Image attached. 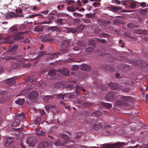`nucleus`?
<instances>
[{"instance_id": "nucleus-1", "label": "nucleus", "mask_w": 148, "mask_h": 148, "mask_svg": "<svg viewBox=\"0 0 148 148\" xmlns=\"http://www.w3.org/2000/svg\"><path fill=\"white\" fill-rule=\"evenodd\" d=\"M23 36H17L13 37H8L6 38H4L3 36L0 37V39L2 40V42L4 43H7L11 44L14 42V40H18L23 38Z\"/></svg>"}, {"instance_id": "nucleus-2", "label": "nucleus", "mask_w": 148, "mask_h": 148, "mask_svg": "<svg viewBox=\"0 0 148 148\" xmlns=\"http://www.w3.org/2000/svg\"><path fill=\"white\" fill-rule=\"evenodd\" d=\"M63 142L61 143V141L59 140H56L54 142V144L57 147L61 146H66L65 144L68 143L69 141L68 136L65 134H62L61 135Z\"/></svg>"}, {"instance_id": "nucleus-3", "label": "nucleus", "mask_w": 148, "mask_h": 148, "mask_svg": "<svg viewBox=\"0 0 148 148\" xmlns=\"http://www.w3.org/2000/svg\"><path fill=\"white\" fill-rule=\"evenodd\" d=\"M125 144L124 143H119L113 145L108 144H103L101 145L102 148H120Z\"/></svg>"}, {"instance_id": "nucleus-4", "label": "nucleus", "mask_w": 148, "mask_h": 148, "mask_svg": "<svg viewBox=\"0 0 148 148\" xmlns=\"http://www.w3.org/2000/svg\"><path fill=\"white\" fill-rule=\"evenodd\" d=\"M132 63L135 66H139L141 68H146L148 69V63L144 61L138 60L132 61Z\"/></svg>"}, {"instance_id": "nucleus-5", "label": "nucleus", "mask_w": 148, "mask_h": 148, "mask_svg": "<svg viewBox=\"0 0 148 148\" xmlns=\"http://www.w3.org/2000/svg\"><path fill=\"white\" fill-rule=\"evenodd\" d=\"M119 93L114 92H108L106 95L105 99L106 100L110 101L115 97L119 96Z\"/></svg>"}, {"instance_id": "nucleus-6", "label": "nucleus", "mask_w": 148, "mask_h": 148, "mask_svg": "<svg viewBox=\"0 0 148 148\" xmlns=\"http://www.w3.org/2000/svg\"><path fill=\"white\" fill-rule=\"evenodd\" d=\"M38 95L39 94L37 91L32 90L29 93L27 97L31 100H34L37 98Z\"/></svg>"}, {"instance_id": "nucleus-7", "label": "nucleus", "mask_w": 148, "mask_h": 148, "mask_svg": "<svg viewBox=\"0 0 148 148\" xmlns=\"http://www.w3.org/2000/svg\"><path fill=\"white\" fill-rule=\"evenodd\" d=\"M16 77L14 76L12 78L6 79L4 80L3 82L4 84H6L8 86H11L14 84L15 83V80Z\"/></svg>"}, {"instance_id": "nucleus-8", "label": "nucleus", "mask_w": 148, "mask_h": 148, "mask_svg": "<svg viewBox=\"0 0 148 148\" xmlns=\"http://www.w3.org/2000/svg\"><path fill=\"white\" fill-rule=\"evenodd\" d=\"M121 99L122 102H123L125 103L126 104V106L128 105L127 101L131 102L133 99V97L130 96H126L122 95L121 97Z\"/></svg>"}, {"instance_id": "nucleus-9", "label": "nucleus", "mask_w": 148, "mask_h": 148, "mask_svg": "<svg viewBox=\"0 0 148 148\" xmlns=\"http://www.w3.org/2000/svg\"><path fill=\"white\" fill-rule=\"evenodd\" d=\"M108 85L109 87L114 90L119 89L120 88V85L119 84L113 82L108 83Z\"/></svg>"}, {"instance_id": "nucleus-10", "label": "nucleus", "mask_w": 148, "mask_h": 148, "mask_svg": "<svg viewBox=\"0 0 148 148\" xmlns=\"http://www.w3.org/2000/svg\"><path fill=\"white\" fill-rule=\"evenodd\" d=\"M147 30L145 29H137L134 30L133 33L134 34L138 35H146L147 34Z\"/></svg>"}, {"instance_id": "nucleus-11", "label": "nucleus", "mask_w": 148, "mask_h": 148, "mask_svg": "<svg viewBox=\"0 0 148 148\" xmlns=\"http://www.w3.org/2000/svg\"><path fill=\"white\" fill-rule=\"evenodd\" d=\"M69 45V41L68 40H64L62 43L61 44L62 47L61 51L62 52H65L67 51L66 49H64V47L66 48Z\"/></svg>"}, {"instance_id": "nucleus-12", "label": "nucleus", "mask_w": 148, "mask_h": 148, "mask_svg": "<svg viewBox=\"0 0 148 148\" xmlns=\"http://www.w3.org/2000/svg\"><path fill=\"white\" fill-rule=\"evenodd\" d=\"M27 143L29 144L30 146L34 147L36 143V140L33 138H28L26 140Z\"/></svg>"}, {"instance_id": "nucleus-13", "label": "nucleus", "mask_w": 148, "mask_h": 148, "mask_svg": "<svg viewBox=\"0 0 148 148\" xmlns=\"http://www.w3.org/2000/svg\"><path fill=\"white\" fill-rule=\"evenodd\" d=\"M57 71L61 73L62 75L66 76H68L69 75V72L66 68L58 69Z\"/></svg>"}, {"instance_id": "nucleus-14", "label": "nucleus", "mask_w": 148, "mask_h": 148, "mask_svg": "<svg viewBox=\"0 0 148 148\" xmlns=\"http://www.w3.org/2000/svg\"><path fill=\"white\" fill-rule=\"evenodd\" d=\"M49 145L48 143L45 141H43L39 143L38 148H45Z\"/></svg>"}, {"instance_id": "nucleus-15", "label": "nucleus", "mask_w": 148, "mask_h": 148, "mask_svg": "<svg viewBox=\"0 0 148 148\" xmlns=\"http://www.w3.org/2000/svg\"><path fill=\"white\" fill-rule=\"evenodd\" d=\"M80 68L81 70L85 71H89L91 70L90 66L86 64L82 65Z\"/></svg>"}, {"instance_id": "nucleus-16", "label": "nucleus", "mask_w": 148, "mask_h": 148, "mask_svg": "<svg viewBox=\"0 0 148 148\" xmlns=\"http://www.w3.org/2000/svg\"><path fill=\"white\" fill-rule=\"evenodd\" d=\"M14 141V139L12 137H9L6 139L5 145L6 147H8L12 144Z\"/></svg>"}, {"instance_id": "nucleus-17", "label": "nucleus", "mask_w": 148, "mask_h": 148, "mask_svg": "<svg viewBox=\"0 0 148 148\" xmlns=\"http://www.w3.org/2000/svg\"><path fill=\"white\" fill-rule=\"evenodd\" d=\"M16 16H17L14 12H11L5 14V18L7 19L14 17H16Z\"/></svg>"}, {"instance_id": "nucleus-18", "label": "nucleus", "mask_w": 148, "mask_h": 148, "mask_svg": "<svg viewBox=\"0 0 148 148\" xmlns=\"http://www.w3.org/2000/svg\"><path fill=\"white\" fill-rule=\"evenodd\" d=\"M102 114L101 112L99 111H97L92 112L91 114V116L93 117H99Z\"/></svg>"}, {"instance_id": "nucleus-19", "label": "nucleus", "mask_w": 148, "mask_h": 148, "mask_svg": "<svg viewBox=\"0 0 148 148\" xmlns=\"http://www.w3.org/2000/svg\"><path fill=\"white\" fill-rule=\"evenodd\" d=\"M48 29L49 31L52 32L56 31L58 32H60L61 31V30L59 28L55 26L49 27L48 28Z\"/></svg>"}, {"instance_id": "nucleus-20", "label": "nucleus", "mask_w": 148, "mask_h": 148, "mask_svg": "<svg viewBox=\"0 0 148 148\" xmlns=\"http://www.w3.org/2000/svg\"><path fill=\"white\" fill-rule=\"evenodd\" d=\"M55 95H46L43 97V100L47 102L53 99Z\"/></svg>"}, {"instance_id": "nucleus-21", "label": "nucleus", "mask_w": 148, "mask_h": 148, "mask_svg": "<svg viewBox=\"0 0 148 148\" xmlns=\"http://www.w3.org/2000/svg\"><path fill=\"white\" fill-rule=\"evenodd\" d=\"M16 118L17 119H20V121H21V120L22 119H26L25 115L23 113L18 114L16 116Z\"/></svg>"}, {"instance_id": "nucleus-22", "label": "nucleus", "mask_w": 148, "mask_h": 148, "mask_svg": "<svg viewBox=\"0 0 148 148\" xmlns=\"http://www.w3.org/2000/svg\"><path fill=\"white\" fill-rule=\"evenodd\" d=\"M92 106V103L91 102L86 101L83 102L82 106L85 108H90Z\"/></svg>"}, {"instance_id": "nucleus-23", "label": "nucleus", "mask_w": 148, "mask_h": 148, "mask_svg": "<svg viewBox=\"0 0 148 148\" xmlns=\"http://www.w3.org/2000/svg\"><path fill=\"white\" fill-rule=\"evenodd\" d=\"M115 105L117 107L122 106H126V104L125 103L123 102H122L121 100H119L115 102Z\"/></svg>"}, {"instance_id": "nucleus-24", "label": "nucleus", "mask_w": 148, "mask_h": 148, "mask_svg": "<svg viewBox=\"0 0 148 148\" xmlns=\"http://www.w3.org/2000/svg\"><path fill=\"white\" fill-rule=\"evenodd\" d=\"M20 66L18 62H12L11 63L10 67L12 69H15L18 68Z\"/></svg>"}, {"instance_id": "nucleus-25", "label": "nucleus", "mask_w": 148, "mask_h": 148, "mask_svg": "<svg viewBox=\"0 0 148 148\" xmlns=\"http://www.w3.org/2000/svg\"><path fill=\"white\" fill-rule=\"evenodd\" d=\"M103 69L107 71H114V69L113 67L110 65H105L103 66Z\"/></svg>"}, {"instance_id": "nucleus-26", "label": "nucleus", "mask_w": 148, "mask_h": 148, "mask_svg": "<svg viewBox=\"0 0 148 148\" xmlns=\"http://www.w3.org/2000/svg\"><path fill=\"white\" fill-rule=\"evenodd\" d=\"M74 55L72 54H70L68 55L69 57L68 59H67L66 60V62H74Z\"/></svg>"}, {"instance_id": "nucleus-27", "label": "nucleus", "mask_w": 148, "mask_h": 148, "mask_svg": "<svg viewBox=\"0 0 148 148\" xmlns=\"http://www.w3.org/2000/svg\"><path fill=\"white\" fill-rule=\"evenodd\" d=\"M21 122V121H20V119H17L16 118V117L15 121L12 123V126L14 127H16L19 125Z\"/></svg>"}, {"instance_id": "nucleus-28", "label": "nucleus", "mask_w": 148, "mask_h": 148, "mask_svg": "<svg viewBox=\"0 0 148 148\" xmlns=\"http://www.w3.org/2000/svg\"><path fill=\"white\" fill-rule=\"evenodd\" d=\"M100 104L103 106L108 108H110L112 107V105L110 103L101 101L100 102Z\"/></svg>"}, {"instance_id": "nucleus-29", "label": "nucleus", "mask_w": 148, "mask_h": 148, "mask_svg": "<svg viewBox=\"0 0 148 148\" xmlns=\"http://www.w3.org/2000/svg\"><path fill=\"white\" fill-rule=\"evenodd\" d=\"M94 84L97 87L99 88H100L103 89L105 87V85L101 84V82H95Z\"/></svg>"}, {"instance_id": "nucleus-30", "label": "nucleus", "mask_w": 148, "mask_h": 148, "mask_svg": "<svg viewBox=\"0 0 148 148\" xmlns=\"http://www.w3.org/2000/svg\"><path fill=\"white\" fill-rule=\"evenodd\" d=\"M25 101V100L24 99L19 98L15 101V103L18 105H21L24 103Z\"/></svg>"}, {"instance_id": "nucleus-31", "label": "nucleus", "mask_w": 148, "mask_h": 148, "mask_svg": "<svg viewBox=\"0 0 148 148\" xmlns=\"http://www.w3.org/2000/svg\"><path fill=\"white\" fill-rule=\"evenodd\" d=\"M110 10L113 12H116L121 10V8L117 6H112L110 8Z\"/></svg>"}, {"instance_id": "nucleus-32", "label": "nucleus", "mask_w": 148, "mask_h": 148, "mask_svg": "<svg viewBox=\"0 0 148 148\" xmlns=\"http://www.w3.org/2000/svg\"><path fill=\"white\" fill-rule=\"evenodd\" d=\"M77 45L79 46H82L85 47L86 46V44L84 41L82 40H79L77 42Z\"/></svg>"}, {"instance_id": "nucleus-33", "label": "nucleus", "mask_w": 148, "mask_h": 148, "mask_svg": "<svg viewBox=\"0 0 148 148\" xmlns=\"http://www.w3.org/2000/svg\"><path fill=\"white\" fill-rule=\"evenodd\" d=\"M101 127L100 123L99 122H97L94 124L93 127L94 129L95 130H97L99 128Z\"/></svg>"}, {"instance_id": "nucleus-34", "label": "nucleus", "mask_w": 148, "mask_h": 148, "mask_svg": "<svg viewBox=\"0 0 148 148\" xmlns=\"http://www.w3.org/2000/svg\"><path fill=\"white\" fill-rule=\"evenodd\" d=\"M31 89L30 88H27L26 89L22 91L20 93V95H25Z\"/></svg>"}, {"instance_id": "nucleus-35", "label": "nucleus", "mask_w": 148, "mask_h": 148, "mask_svg": "<svg viewBox=\"0 0 148 148\" xmlns=\"http://www.w3.org/2000/svg\"><path fill=\"white\" fill-rule=\"evenodd\" d=\"M18 29L16 25H14L10 28L8 30L10 32H12L16 31Z\"/></svg>"}, {"instance_id": "nucleus-36", "label": "nucleus", "mask_w": 148, "mask_h": 148, "mask_svg": "<svg viewBox=\"0 0 148 148\" xmlns=\"http://www.w3.org/2000/svg\"><path fill=\"white\" fill-rule=\"evenodd\" d=\"M43 29V27H40L39 26H35L34 28V29L35 31L37 32H41L42 31Z\"/></svg>"}, {"instance_id": "nucleus-37", "label": "nucleus", "mask_w": 148, "mask_h": 148, "mask_svg": "<svg viewBox=\"0 0 148 148\" xmlns=\"http://www.w3.org/2000/svg\"><path fill=\"white\" fill-rule=\"evenodd\" d=\"M55 21L56 22V23L59 25H63L64 24V23L62 22L63 19L62 18H59L57 20H56Z\"/></svg>"}, {"instance_id": "nucleus-38", "label": "nucleus", "mask_w": 148, "mask_h": 148, "mask_svg": "<svg viewBox=\"0 0 148 148\" xmlns=\"http://www.w3.org/2000/svg\"><path fill=\"white\" fill-rule=\"evenodd\" d=\"M67 31L69 32H71L74 34L75 33L77 32L78 30L77 29H73L71 28H67Z\"/></svg>"}, {"instance_id": "nucleus-39", "label": "nucleus", "mask_w": 148, "mask_h": 148, "mask_svg": "<svg viewBox=\"0 0 148 148\" xmlns=\"http://www.w3.org/2000/svg\"><path fill=\"white\" fill-rule=\"evenodd\" d=\"M66 88L67 89L69 90H71L74 88L75 86L73 84H69L66 86Z\"/></svg>"}, {"instance_id": "nucleus-40", "label": "nucleus", "mask_w": 148, "mask_h": 148, "mask_svg": "<svg viewBox=\"0 0 148 148\" xmlns=\"http://www.w3.org/2000/svg\"><path fill=\"white\" fill-rule=\"evenodd\" d=\"M89 44L95 47L96 44L95 40L93 39H90L89 40Z\"/></svg>"}, {"instance_id": "nucleus-41", "label": "nucleus", "mask_w": 148, "mask_h": 148, "mask_svg": "<svg viewBox=\"0 0 148 148\" xmlns=\"http://www.w3.org/2000/svg\"><path fill=\"white\" fill-rule=\"evenodd\" d=\"M55 96L57 95V98L58 99H64V97L65 96V94L62 95L61 93H60L58 94H55Z\"/></svg>"}, {"instance_id": "nucleus-42", "label": "nucleus", "mask_w": 148, "mask_h": 148, "mask_svg": "<svg viewBox=\"0 0 148 148\" xmlns=\"http://www.w3.org/2000/svg\"><path fill=\"white\" fill-rule=\"evenodd\" d=\"M127 27L129 28H133L134 27H137L138 26V25H135L133 23H130L129 24L127 25Z\"/></svg>"}, {"instance_id": "nucleus-43", "label": "nucleus", "mask_w": 148, "mask_h": 148, "mask_svg": "<svg viewBox=\"0 0 148 148\" xmlns=\"http://www.w3.org/2000/svg\"><path fill=\"white\" fill-rule=\"evenodd\" d=\"M36 134L39 136H43L45 134V132L42 130H41L39 132H36Z\"/></svg>"}, {"instance_id": "nucleus-44", "label": "nucleus", "mask_w": 148, "mask_h": 148, "mask_svg": "<svg viewBox=\"0 0 148 148\" xmlns=\"http://www.w3.org/2000/svg\"><path fill=\"white\" fill-rule=\"evenodd\" d=\"M84 28V26L83 25H80L78 26L76 28V29L78 31H81L83 30Z\"/></svg>"}, {"instance_id": "nucleus-45", "label": "nucleus", "mask_w": 148, "mask_h": 148, "mask_svg": "<svg viewBox=\"0 0 148 148\" xmlns=\"http://www.w3.org/2000/svg\"><path fill=\"white\" fill-rule=\"evenodd\" d=\"M148 9V8H146V9L142 10L140 11V13H141V14H142L146 15L147 14V12Z\"/></svg>"}, {"instance_id": "nucleus-46", "label": "nucleus", "mask_w": 148, "mask_h": 148, "mask_svg": "<svg viewBox=\"0 0 148 148\" xmlns=\"http://www.w3.org/2000/svg\"><path fill=\"white\" fill-rule=\"evenodd\" d=\"M25 81L27 82H30L31 83H32L34 80L32 77H29L27 78L25 80Z\"/></svg>"}, {"instance_id": "nucleus-47", "label": "nucleus", "mask_w": 148, "mask_h": 148, "mask_svg": "<svg viewBox=\"0 0 148 148\" xmlns=\"http://www.w3.org/2000/svg\"><path fill=\"white\" fill-rule=\"evenodd\" d=\"M55 73L56 71L55 70L51 69L48 73V74L49 75H53L55 74Z\"/></svg>"}, {"instance_id": "nucleus-48", "label": "nucleus", "mask_w": 148, "mask_h": 148, "mask_svg": "<svg viewBox=\"0 0 148 148\" xmlns=\"http://www.w3.org/2000/svg\"><path fill=\"white\" fill-rule=\"evenodd\" d=\"M85 17L86 18H92L94 17V15L93 14H92L91 13L90 14H87L85 15Z\"/></svg>"}, {"instance_id": "nucleus-49", "label": "nucleus", "mask_w": 148, "mask_h": 148, "mask_svg": "<svg viewBox=\"0 0 148 148\" xmlns=\"http://www.w3.org/2000/svg\"><path fill=\"white\" fill-rule=\"evenodd\" d=\"M67 10L69 11L72 12H75V10L74 8V6L73 7H68L66 8Z\"/></svg>"}, {"instance_id": "nucleus-50", "label": "nucleus", "mask_w": 148, "mask_h": 148, "mask_svg": "<svg viewBox=\"0 0 148 148\" xmlns=\"http://www.w3.org/2000/svg\"><path fill=\"white\" fill-rule=\"evenodd\" d=\"M52 23L51 20L49 19L48 21H43L40 23V24H49Z\"/></svg>"}, {"instance_id": "nucleus-51", "label": "nucleus", "mask_w": 148, "mask_h": 148, "mask_svg": "<svg viewBox=\"0 0 148 148\" xmlns=\"http://www.w3.org/2000/svg\"><path fill=\"white\" fill-rule=\"evenodd\" d=\"M41 118L40 117H38L35 119L34 123L35 124H37L40 122Z\"/></svg>"}, {"instance_id": "nucleus-52", "label": "nucleus", "mask_w": 148, "mask_h": 148, "mask_svg": "<svg viewBox=\"0 0 148 148\" xmlns=\"http://www.w3.org/2000/svg\"><path fill=\"white\" fill-rule=\"evenodd\" d=\"M79 68V67L77 65H73V66L71 68V70L73 71H75L77 70Z\"/></svg>"}, {"instance_id": "nucleus-53", "label": "nucleus", "mask_w": 148, "mask_h": 148, "mask_svg": "<svg viewBox=\"0 0 148 148\" xmlns=\"http://www.w3.org/2000/svg\"><path fill=\"white\" fill-rule=\"evenodd\" d=\"M18 47L17 45H14L11 48L10 50L11 51H15L17 49Z\"/></svg>"}, {"instance_id": "nucleus-54", "label": "nucleus", "mask_w": 148, "mask_h": 148, "mask_svg": "<svg viewBox=\"0 0 148 148\" xmlns=\"http://www.w3.org/2000/svg\"><path fill=\"white\" fill-rule=\"evenodd\" d=\"M121 90L124 92H128L130 91V89L128 88H122Z\"/></svg>"}, {"instance_id": "nucleus-55", "label": "nucleus", "mask_w": 148, "mask_h": 148, "mask_svg": "<svg viewBox=\"0 0 148 148\" xmlns=\"http://www.w3.org/2000/svg\"><path fill=\"white\" fill-rule=\"evenodd\" d=\"M100 35L101 36L104 37L108 38L110 37V35L109 34L104 33H101L100 34Z\"/></svg>"}, {"instance_id": "nucleus-56", "label": "nucleus", "mask_w": 148, "mask_h": 148, "mask_svg": "<svg viewBox=\"0 0 148 148\" xmlns=\"http://www.w3.org/2000/svg\"><path fill=\"white\" fill-rule=\"evenodd\" d=\"M93 51V48L92 47H90L86 49V52H91Z\"/></svg>"}, {"instance_id": "nucleus-57", "label": "nucleus", "mask_w": 148, "mask_h": 148, "mask_svg": "<svg viewBox=\"0 0 148 148\" xmlns=\"http://www.w3.org/2000/svg\"><path fill=\"white\" fill-rule=\"evenodd\" d=\"M62 85V83L61 82H58L56 83L54 86L56 88H59Z\"/></svg>"}, {"instance_id": "nucleus-58", "label": "nucleus", "mask_w": 148, "mask_h": 148, "mask_svg": "<svg viewBox=\"0 0 148 148\" xmlns=\"http://www.w3.org/2000/svg\"><path fill=\"white\" fill-rule=\"evenodd\" d=\"M82 20L84 23H89L91 22V21L89 19L82 18Z\"/></svg>"}, {"instance_id": "nucleus-59", "label": "nucleus", "mask_w": 148, "mask_h": 148, "mask_svg": "<svg viewBox=\"0 0 148 148\" xmlns=\"http://www.w3.org/2000/svg\"><path fill=\"white\" fill-rule=\"evenodd\" d=\"M46 40L47 42H53L54 41L55 39L52 38H49L46 39Z\"/></svg>"}, {"instance_id": "nucleus-60", "label": "nucleus", "mask_w": 148, "mask_h": 148, "mask_svg": "<svg viewBox=\"0 0 148 148\" xmlns=\"http://www.w3.org/2000/svg\"><path fill=\"white\" fill-rule=\"evenodd\" d=\"M136 6V4L135 3L132 2L130 3V7L131 8H134Z\"/></svg>"}, {"instance_id": "nucleus-61", "label": "nucleus", "mask_w": 148, "mask_h": 148, "mask_svg": "<svg viewBox=\"0 0 148 148\" xmlns=\"http://www.w3.org/2000/svg\"><path fill=\"white\" fill-rule=\"evenodd\" d=\"M98 41L101 42L103 43H106L107 42V40H106L105 39H98Z\"/></svg>"}, {"instance_id": "nucleus-62", "label": "nucleus", "mask_w": 148, "mask_h": 148, "mask_svg": "<svg viewBox=\"0 0 148 148\" xmlns=\"http://www.w3.org/2000/svg\"><path fill=\"white\" fill-rule=\"evenodd\" d=\"M73 14L75 17L81 16H82V15L81 14H79L78 13L75 12Z\"/></svg>"}, {"instance_id": "nucleus-63", "label": "nucleus", "mask_w": 148, "mask_h": 148, "mask_svg": "<svg viewBox=\"0 0 148 148\" xmlns=\"http://www.w3.org/2000/svg\"><path fill=\"white\" fill-rule=\"evenodd\" d=\"M76 102L78 104L81 105L82 106L83 102L81 100L79 99H77L76 100Z\"/></svg>"}, {"instance_id": "nucleus-64", "label": "nucleus", "mask_w": 148, "mask_h": 148, "mask_svg": "<svg viewBox=\"0 0 148 148\" xmlns=\"http://www.w3.org/2000/svg\"><path fill=\"white\" fill-rule=\"evenodd\" d=\"M139 148H148V143L147 145L145 144L140 146Z\"/></svg>"}]
</instances>
